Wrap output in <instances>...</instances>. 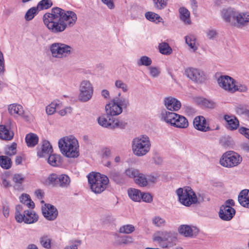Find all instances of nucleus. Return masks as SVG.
I'll list each match as a JSON object with an SVG mask.
<instances>
[{
	"mask_svg": "<svg viewBox=\"0 0 249 249\" xmlns=\"http://www.w3.org/2000/svg\"><path fill=\"white\" fill-rule=\"evenodd\" d=\"M43 19L48 30L57 34L63 32L68 26H72L77 20V16L72 11L56 7L52 9L51 13L45 14Z\"/></svg>",
	"mask_w": 249,
	"mask_h": 249,
	"instance_id": "obj_1",
	"label": "nucleus"
},
{
	"mask_svg": "<svg viewBox=\"0 0 249 249\" xmlns=\"http://www.w3.org/2000/svg\"><path fill=\"white\" fill-rule=\"evenodd\" d=\"M61 153L67 158H76L79 156V143L72 136L60 139L58 142Z\"/></svg>",
	"mask_w": 249,
	"mask_h": 249,
	"instance_id": "obj_2",
	"label": "nucleus"
},
{
	"mask_svg": "<svg viewBox=\"0 0 249 249\" xmlns=\"http://www.w3.org/2000/svg\"><path fill=\"white\" fill-rule=\"evenodd\" d=\"M217 82L220 88L231 93L236 91L245 92L248 90L246 85L237 82L228 75H221L217 78Z\"/></svg>",
	"mask_w": 249,
	"mask_h": 249,
	"instance_id": "obj_3",
	"label": "nucleus"
},
{
	"mask_svg": "<svg viewBox=\"0 0 249 249\" xmlns=\"http://www.w3.org/2000/svg\"><path fill=\"white\" fill-rule=\"evenodd\" d=\"M87 178L91 190L96 194L103 192L109 183L107 177L100 172H90Z\"/></svg>",
	"mask_w": 249,
	"mask_h": 249,
	"instance_id": "obj_4",
	"label": "nucleus"
},
{
	"mask_svg": "<svg viewBox=\"0 0 249 249\" xmlns=\"http://www.w3.org/2000/svg\"><path fill=\"white\" fill-rule=\"evenodd\" d=\"M161 120L172 126L178 128H186L189 125L188 120L183 116L173 112L162 111Z\"/></svg>",
	"mask_w": 249,
	"mask_h": 249,
	"instance_id": "obj_5",
	"label": "nucleus"
},
{
	"mask_svg": "<svg viewBox=\"0 0 249 249\" xmlns=\"http://www.w3.org/2000/svg\"><path fill=\"white\" fill-rule=\"evenodd\" d=\"M150 138L146 135H142L134 138L132 141V150L138 157L147 154L151 148Z\"/></svg>",
	"mask_w": 249,
	"mask_h": 249,
	"instance_id": "obj_6",
	"label": "nucleus"
},
{
	"mask_svg": "<svg viewBox=\"0 0 249 249\" xmlns=\"http://www.w3.org/2000/svg\"><path fill=\"white\" fill-rule=\"evenodd\" d=\"M15 219L18 223L32 224L38 220V216L34 211L26 210L22 205L19 204L16 207Z\"/></svg>",
	"mask_w": 249,
	"mask_h": 249,
	"instance_id": "obj_7",
	"label": "nucleus"
},
{
	"mask_svg": "<svg viewBox=\"0 0 249 249\" xmlns=\"http://www.w3.org/2000/svg\"><path fill=\"white\" fill-rule=\"evenodd\" d=\"M50 50L53 57L63 59L68 57L73 52L72 48L64 43H53L50 47Z\"/></svg>",
	"mask_w": 249,
	"mask_h": 249,
	"instance_id": "obj_8",
	"label": "nucleus"
},
{
	"mask_svg": "<svg viewBox=\"0 0 249 249\" xmlns=\"http://www.w3.org/2000/svg\"><path fill=\"white\" fill-rule=\"evenodd\" d=\"M176 193L179 202L184 206H189L197 201L195 193L190 187H188L185 189L179 188L177 189Z\"/></svg>",
	"mask_w": 249,
	"mask_h": 249,
	"instance_id": "obj_9",
	"label": "nucleus"
},
{
	"mask_svg": "<svg viewBox=\"0 0 249 249\" xmlns=\"http://www.w3.org/2000/svg\"><path fill=\"white\" fill-rule=\"evenodd\" d=\"M242 160V158L239 154L234 151H230L222 155L219 162L222 166L231 168L237 166Z\"/></svg>",
	"mask_w": 249,
	"mask_h": 249,
	"instance_id": "obj_10",
	"label": "nucleus"
},
{
	"mask_svg": "<svg viewBox=\"0 0 249 249\" xmlns=\"http://www.w3.org/2000/svg\"><path fill=\"white\" fill-rule=\"evenodd\" d=\"M184 75L191 81L197 83H201L206 79L204 71L194 67H188L185 69Z\"/></svg>",
	"mask_w": 249,
	"mask_h": 249,
	"instance_id": "obj_11",
	"label": "nucleus"
},
{
	"mask_svg": "<svg viewBox=\"0 0 249 249\" xmlns=\"http://www.w3.org/2000/svg\"><path fill=\"white\" fill-rule=\"evenodd\" d=\"M79 99L82 102L90 100L93 94V87L89 81L84 80L80 85Z\"/></svg>",
	"mask_w": 249,
	"mask_h": 249,
	"instance_id": "obj_12",
	"label": "nucleus"
},
{
	"mask_svg": "<svg viewBox=\"0 0 249 249\" xmlns=\"http://www.w3.org/2000/svg\"><path fill=\"white\" fill-rule=\"evenodd\" d=\"M233 25L238 28L249 25V13L236 11Z\"/></svg>",
	"mask_w": 249,
	"mask_h": 249,
	"instance_id": "obj_13",
	"label": "nucleus"
},
{
	"mask_svg": "<svg viewBox=\"0 0 249 249\" xmlns=\"http://www.w3.org/2000/svg\"><path fill=\"white\" fill-rule=\"evenodd\" d=\"M42 212L43 216L48 220H54L58 215L56 208L50 204H45L42 207Z\"/></svg>",
	"mask_w": 249,
	"mask_h": 249,
	"instance_id": "obj_14",
	"label": "nucleus"
},
{
	"mask_svg": "<svg viewBox=\"0 0 249 249\" xmlns=\"http://www.w3.org/2000/svg\"><path fill=\"white\" fill-rule=\"evenodd\" d=\"M8 113L12 116L18 115L28 120V116L25 114L23 107L18 104L14 103L8 106Z\"/></svg>",
	"mask_w": 249,
	"mask_h": 249,
	"instance_id": "obj_15",
	"label": "nucleus"
},
{
	"mask_svg": "<svg viewBox=\"0 0 249 249\" xmlns=\"http://www.w3.org/2000/svg\"><path fill=\"white\" fill-rule=\"evenodd\" d=\"M105 109L107 114L110 116L119 115L123 111L122 107L119 106L115 99H113L110 103L107 104L106 106Z\"/></svg>",
	"mask_w": 249,
	"mask_h": 249,
	"instance_id": "obj_16",
	"label": "nucleus"
},
{
	"mask_svg": "<svg viewBox=\"0 0 249 249\" xmlns=\"http://www.w3.org/2000/svg\"><path fill=\"white\" fill-rule=\"evenodd\" d=\"M235 211L229 205H222L220 208L219 215L225 221L230 220L235 214Z\"/></svg>",
	"mask_w": 249,
	"mask_h": 249,
	"instance_id": "obj_17",
	"label": "nucleus"
},
{
	"mask_svg": "<svg viewBox=\"0 0 249 249\" xmlns=\"http://www.w3.org/2000/svg\"><path fill=\"white\" fill-rule=\"evenodd\" d=\"M174 234L171 231H159L156 232L153 237V241L161 245L163 242L167 241L173 236Z\"/></svg>",
	"mask_w": 249,
	"mask_h": 249,
	"instance_id": "obj_18",
	"label": "nucleus"
},
{
	"mask_svg": "<svg viewBox=\"0 0 249 249\" xmlns=\"http://www.w3.org/2000/svg\"><path fill=\"white\" fill-rule=\"evenodd\" d=\"M164 102L166 108L172 111L178 110L181 106V103L179 100L172 97L165 98Z\"/></svg>",
	"mask_w": 249,
	"mask_h": 249,
	"instance_id": "obj_19",
	"label": "nucleus"
},
{
	"mask_svg": "<svg viewBox=\"0 0 249 249\" xmlns=\"http://www.w3.org/2000/svg\"><path fill=\"white\" fill-rule=\"evenodd\" d=\"M194 127L199 131L207 132L211 130L210 127L207 124L206 120L203 116L196 117L193 121Z\"/></svg>",
	"mask_w": 249,
	"mask_h": 249,
	"instance_id": "obj_20",
	"label": "nucleus"
},
{
	"mask_svg": "<svg viewBox=\"0 0 249 249\" xmlns=\"http://www.w3.org/2000/svg\"><path fill=\"white\" fill-rule=\"evenodd\" d=\"M128 177L133 178L135 182L141 187H145L147 184V179L145 175L140 172H128Z\"/></svg>",
	"mask_w": 249,
	"mask_h": 249,
	"instance_id": "obj_21",
	"label": "nucleus"
},
{
	"mask_svg": "<svg viewBox=\"0 0 249 249\" xmlns=\"http://www.w3.org/2000/svg\"><path fill=\"white\" fill-rule=\"evenodd\" d=\"M224 119L227 123V128L230 130H236L239 126V122L234 116L225 115Z\"/></svg>",
	"mask_w": 249,
	"mask_h": 249,
	"instance_id": "obj_22",
	"label": "nucleus"
},
{
	"mask_svg": "<svg viewBox=\"0 0 249 249\" xmlns=\"http://www.w3.org/2000/svg\"><path fill=\"white\" fill-rule=\"evenodd\" d=\"M236 12L231 8L224 9L221 12L222 17L225 21L233 25Z\"/></svg>",
	"mask_w": 249,
	"mask_h": 249,
	"instance_id": "obj_23",
	"label": "nucleus"
},
{
	"mask_svg": "<svg viewBox=\"0 0 249 249\" xmlns=\"http://www.w3.org/2000/svg\"><path fill=\"white\" fill-rule=\"evenodd\" d=\"M14 133L4 125H0V138L2 140L9 141L13 139Z\"/></svg>",
	"mask_w": 249,
	"mask_h": 249,
	"instance_id": "obj_24",
	"label": "nucleus"
},
{
	"mask_svg": "<svg viewBox=\"0 0 249 249\" xmlns=\"http://www.w3.org/2000/svg\"><path fill=\"white\" fill-rule=\"evenodd\" d=\"M62 158L60 155L51 154L48 158V163L53 167L60 166L62 163Z\"/></svg>",
	"mask_w": 249,
	"mask_h": 249,
	"instance_id": "obj_25",
	"label": "nucleus"
},
{
	"mask_svg": "<svg viewBox=\"0 0 249 249\" xmlns=\"http://www.w3.org/2000/svg\"><path fill=\"white\" fill-rule=\"evenodd\" d=\"M238 200L243 207H247L249 203V190H243L239 194Z\"/></svg>",
	"mask_w": 249,
	"mask_h": 249,
	"instance_id": "obj_26",
	"label": "nucleus"
},
{
	"mask_svg": "<svg viewBox=\"0 0 249 249\" xmlns=\"http://www.w3.org/2000/svg\"><path fill=\"white\" fill-rule=\"evenodd\" d=\"M179 233L185 237H193L196 236V234L193 229L187 225H182L178 228Z\"/></svg>",
	"mask_w": 249,
	"mask_h": 249,
	"instance_id": "obj_27",
	"label": "nucleus"
},
{
	"mask_svg": "<svg viewBox=\"0 0 249 249\" xmlns=\"http://www.w3.org/2000/svg\"><path fill=\"white\" fill-rule=\"evenodd\" d=\"M180 19L186 24L190 25L191 23L190 13L189 10L185 7H180L179 10Z\"/></svg>",
	"mask_w": 249,
	"mask_h": 249,
	"instance_id": "obj_28",
	"label": "nucleus"
},
{
	"mask_svg": "<svg viewBox=\"0 0 249 249\" xmlns=\"http://www.w3.org/2000/svg\"><path fill=\"white\" fill-rule=\"evenodd\" d=\"M53 152V148L50 143L47 141H44L42 142L41 151L38 152V155L40 157H44L46 155H50Z\"/></svg>",
	"mask_w": 249,
	"mask_h": 249,
	"instance_id": "obj_29",
	"label": "nucleus"
},
{
	"mask_svg": "<svg viewBox=\"0 0 249 249\" xmlns=\"http://www.w3.org/2000/svg\"><path fill=\"white\" fill-rule=\"evenodd\" d=\"M129 198L135 202H140L142 199V192L138 189L129 188L127 190Z\"/></svg>",
	"mask_w": 249,
	"mask_h": 249,
	"instance_id": "obj_30",
	"label": "nucleus"
},
{
	"mask_svg": "<svg viewBox=\"0 0 249 249\" xmlns=\"http://www.w3.org/2000/svg\"><path fill=\"white\" fill-rule=\"evenodd\" d=\"M185 39L186 43L193 52L197 50L198 46L196 43V37L194 35H188L185 37Z\"/></svg>",
	"mask_w": 249,
	"mask_h": 249,
	"instance_id": "obj_31",
	"label": "nucleus"
},
{
	"mask_svg": "<svg viewBox=\"0 0 249 249\" xmlns=\"http://www.w3.org/2000/svg\"><path fill=\"white\" fill-rule=\"evenodd\" d=\"M62 106L61 103L59 101H54L52 102L46 108V111L48 115H52L56 110L59 109Z\"/></svg>",
	"mask_w": 249,
	"mask_h": 249,
	"instance_id": "obj_32",
	"label": "nucleus"
},
{
	"mask_svg": "<svg viewBox=\"0 0 249 249\" xmlns=\"http://www.w3.org/2000/svg\"><path fill=\"white\" fill-rule=\"evenodd\" d=\"M25 141L28 147H34L38 142V137L34 133H29L26 135Z\"/></svg>",
	"mask_w": 249,
	"mask_h": 249,
	"instance_id": "obj_33",
	"label": "nucleus"
},
{
	"mask_svg": "<svg viewBox=\"0 0 249 249\" xmlns=\"http://www.w3.org/2000/svg\"><path fill=\"white\" fill-rule=\"evenodd\" d=\"M111 178L117 183H122L128 176L129 174H126V172H112Z\"/></svg>",
	"mask_w": 249,
	"mask_h": 249,
	"instance_id": "obj_34",
	"label": "nucleus"
},
{
	"mask_svg": "<svg viewBox=\"0 0 249 249\" xmlns=\"http://www.w3.org/2000/svg\"><path fill=\"white\" fill-rule=\"evenodd\" d=\"M20 201L23 204L24 207L25 205L29 208L33 209L35 207L34 202L31 199L29 195L26 194H22L19 197Z\"/></svg>",
	"mask_w": 249,
	"mask_h": 249,
	"instance_id": "obj_35",
	"label": "nucleus"
},
{
	"mask_svg": "<svg viewBox=\"0 0 249 249\" xmlns=\"http://www.w3.org/2000/svg\"><path fill=\"white\" fill-rule=\"evenodd\" d=\"M58 185L61 187H68L71 182L69 177L65 174H62L58 177Z\"/></svg>",
	"mask_w": 249,
	"mask_h": 249,
	"instance_id": "obj_36",
	"label": "nucleus"
},
{
	"mask_svg": "<svg viewBox=\"0 0 249 249\" xmlns=\"http://www.w3.org/2000/svg\"><path fill=\"white\" fill-rule=\"evenodd\" d=\"M99 124L104 127L111 128L112 118H109L108 120L104 116H100L98 118Z\"/></svg>",
	"mask_w": 249,
	"mask_h": 249,
	"instance_id": "obj_37",
	"label": "nucleus"
},
{
	"mask_svg": "<svg viewBox=\"0 0 249 249\" xmlns=\"http://www.w3.org/2000/svg\"><path fill=\"white\" fill-rule=\"evenodd\" d=\"M235 109L238 115L243 116L249 119V109L245 106L238 105L236 107Z\"/></svg>",
	"mask_w": 249,
	"mask_h": 249,
	"instance_id": "obj_38",
	"label": "nucleus"
},
{
	"mask_svg": "<svg viewBox=\"0 0 249 249\" xmlns=\"http://www.w3.org/2000/svg\"><path fill=\"white\" fill-rule=\"evenodd\" d=\"M58 177L54 173L51 174L43 182L46 185H52L55 186L58 185Z\"/></svg>",
	"mask_w": 249,
	"mask_h": 249,
	"instance_id": "obj_39",
	"label": "nucleus"
},
{
	"mask_svg": "<svg viewBox=\"0 0 249 249\" xmlns=\"http://www.w3.org/2000/svg\"><path fill=\"white\" fill-rule=\"evenodd\" d=\"M159 49L160 52L163 54L169 55L172 53V48L166 42H162L159 44Z\"/></svg>",
	"mask_w": 249,
	"mask_h": 249,
	"instance_id": "obj_40",
	"label": "nucleus"
},
{
	"mask_svg": "<svg viewBox=\"0 0 249 249\" xmlns=\"http://www.w3.org/2000/svg\"><path fill=\"white\" fill-rule=\"evenodd\" d=\"M145 17L148 20L157 22H160L162 19V18L157 14L152 12H147L145 14Z\"/></svg>",
	"mask_w": 249,
	"mask_h": 249,
	"instance_id": "obj_41",
	"label": "nucleus"
},
{
	"mask_svg": "<svg viewBox=\"0 0 249 249\" xmlns=\"http://www.w3.org/2000/svg\"><path fill=\"white\" fill-rule=\"evenodd\" d=\"M12 161L10 158L6 156H0V165L4 169H8L11 166Z\"/></svg>",
	"mask_w": 249,
	"mask_h": 249,
	"instance_id": "obj_42",
	"label": "nucleus"
},
{
	"mask_svg": "<svg viewBox=\"0 0 249 249\" xmlns=\"http://www.w3.org/2000/svg\"><path fill=\"white\" fill-rule=\"evenodd\" d=\"M10 175L9 172H4L1 175V185L5 188H8L11 186V183L9 180Z\"/></svg>",
	"mask_w": 249,
	"mask_h": 249,
	"instance_id": "obj_43",
	"label": "nucleus"
},
{
	"mask_svg": "<svg viewBox=\"0 0 249 249\" xmlns=\"http://www.w3.org/2000/svg\"><path fill=\"white\" fill-rule=\"evenodd\" d=\"M169 0H152L154 7L158 10L164 9L168 4Z\"/></svg>",
	"mask_w": 249,
	"mask_h": 249,
	"instance_id": "obj_44",
	"label": "nucleus"
},
{
	"mask_svg": "<svg viewBox=\"0 0 249 249\" xmlns=\"http://www.w3.org/2000/svg\"><path fill=\"white\" fill-rule=\"evenodd\" d=\"M17 143L13 142L10 145H7L5 148V154L9 156L15 155L17 153Z\"/></svg>",
	"mask_w": 249,
	"mask_h": 249,
	"instance_id": "obj_45",
	"label": "nucleus"
},
{
	"mask_svg": "<svg viewBox=\"0 0 249 249\" xmlns=\"http://www.w3.org/2000/svg\"><path fill=\"white\" fill-rule=\"evenodd\" d=\"M152 60L147 56H142L137 61L138 66H149L152 64Z\"/></svg>",
	"mask_w": 249,
	"mask_h": 249,
	"instance_id": "obj_46",
	"label": "nucleus"
},
{
	"mask_svg": "<svg viewBox=\"0 0 249 249\" xmlns=\"http://www.w3.org/2000/svg\"><path fill=\"white\" fill-rule=\"evenodd\" d=\"M51 238L48 235H43L40 239V243L41 245L46 249H50L51 247Z\"/></svg>",
	"mask_w": 249,
	"mask_h": 249,
	"instance_id": "obj_47",
	"label": "nucleus"
},
{
	"mask_svg": "<svg viewBox=\"0 0 249 249\" xmlns=\"http://www.w3.org/2000/svg\"><path fill=\"white\" fill-rule=\"evenodd\" d=\"M53 5L51 0H42L39 1L37 5V8L39 10L47 9L50 8Z\"/></svg>",
	"mask_w": 249,
	"mask_h": 249,
	"instance_id": "obj_48",
	"label": "nucleus"
},
{
	"mask_svg": "<svg viewBox=\"0 0 249 249\" xmlns=\"http://www.w3.org/2000/svg\"><path fill=\"white\" fill-rule=\"evenodd\" d=\"M38 9L37 7H34L29 9L25 15V19L29 21L32 20L35 15L37 13Z\"/></svg>",
	"mask_w": 249,
	"mask_h": 249,
	"instance_id": "obj_49",
	"label": "nucleus"
},
{
	"mask_svg": "<svg viewBox=\"0 0 249 249\" xmlns=\"http://www.w3.org/2000/svg\"><path fill=\"white\" fill-rule=\"evenodd\" d=\"M112 122L111 128H124L127 125V123L125 122L117 119L112 118Z\"/></svg>",
	"mask_w": 249,
	"mask_h": 249,
	"instance_id": "obj_50",
	"label": "nucleus"
},
{
	"mask_svg": "<svg viewBox=\"0 0 249 249\" xmlns=\"http://www.w3.org/2000/svg\"><path fill=\"white\" fill-rule=\"evenodd\" d=\"M152 223L157 227H162L165 225L166 221L164 218L156 216L152 219Z\"/></svg>",
	"mask_w": 249,
	"mask_h": 249,
	"instance_id": "obj_51",
	"label": "nucleus"
},
{
	"mask_svg": "<svg viewBox=\"0 0 249 249\" xmlns=\"http://www.w3.org/2000/svg\"><path fill=\"white\" fill-rule=\"evenodd\" d=\"M135 227L132 225H125L120 227L119 231L120 233L129 234L133 232Z\"/></svg>",
	"mask_w": 249,
	"mask_h": 249,
	"instance_id": "obj_52",
	"label": "nucleus"
},
{
	"mask_svg": "<svg viewBox=\"0 0 249 249\" xmlns=\"http://www.w3.org/2000/svg\"><path fill=\"white\" fill-rule=\"evenodd\" d=\"M115 86L118 89H121L124 92L128 90V87L126 84L122 80H117L115 82Z\"/></svg>",
	"mask_w": 249,
	"mask_h": 249,
	"instance_id": "obj_53",
	"label": "nucleus"
},
{
	"mask_svg": "<svg viewBox=\"0 0 249 249\" xmlns=\"http://www.w3.org/2000/svg\"><path fill=\"white\" fill-rule=\"evenodd\" d=\"M115 100L123 108H126L129 106V102L128 98H121L119 99L118 98H115Z\"/></svg>",
	"mask_w": 249,
	"mask_h": 249,
	"instance_id": "obj_54",
	"label": "nucleus"
},
{
	"mask_svg": "<svg viewBox=\"0 0 249 249\" xmlns=\"http://www.w3.org/2000/svg\"><path fill=\"white\" fill-rule=\"evenodd\" d=\"M200 103L204 107L210 108H213L215 107V104L213 101L208 100L205 98L201 99L200 100Z\"/></svg>",
	"mask_w": 249,
	"mask_h": 249,
	"instance_id": "obj_55",
	"label": "nucleus"
},
{
	"mask_svg": "<svg viewBox=\"0 0 249 249\" xmlns=\"http://www.w3.org/2000/svg\"><path fill=\"white\" fill-rule=\"evenodd\" d=\"M25 176L21 173H16L13 177V180L16 184H22L25 180Z\"/></svg>",
	"mask_w": 249,
	"mask_h": 249,
	"instance_id": "obj_56",
	"label": "nucleus"
},
{
	"mask_svg": "<svg viewBox=\"0 0 249 249\" xmlns=\"http://www.w3.org/2000/svg\"><path fill=\"white\" fill-rule=\"evenodd\" d=\"M160 175L157 173H152L150 175L148 176L147 182L149 181L151 182L154 183L158 181Z\"/></svg>",
	"mask_w": 249,
	"mask_h": 249,
	"instance_id": "obj_57",
	"label": "nucleus"
},
{
	"mask_svg": "<svg viewBox=\"0 0 249 249\" xmlns=\"http://www.w3.org/2000/svg\"><path fill=\"white\" fill-rule=\"evenodd\" d=\"M142 199L144 202L150 203L152 201L153 197L149 193H142Z\"/></svg>",
	"mask_w": 249,
	"mask_h": 249,
	"instance_id": "obj_58",
	"label": "nucleus"
},
{
	"mask_svg": "<svg viewBox=\"0 0 249 249\" xmlns=\"http://www.w3.org/2000/svg\"><path fill=\"white\" fill-rule=\"evenodd\" d=\"M149 69L150 71V74L152 77H156L159 75L160 71L157 68L151 67Z\"/></svg>",
	"mask_w": 249,
	"mask_h": 249,
	"instance_id": "obj_59",
	"label": "nucleus"
},
{
	"mask_svg": "<svg viewBox=\"0 0 249 249\" xmlns=\"http://www.w3.org/2000/svg\"><path fill=\"white\" fill-rule=\"evenodd\" d=\"M238 131L239 133L244 135L246 138L249 139V128L245 127H240Z\"/></svg>",
	"mask_w": 249,
	"mask_h": 249,
	"instance_id": "obj_60",
	"label": "nucleus"
},
{
	"mask_svg": "<svg viewBox=\"0 0 249 249\" xmlns=\"http://www.w3.org/2000/svg\"><path fill=\"white\" fill-rule=\"evenodd\" d=\"M115 0H101L102 2L107 5L110 9H113L115 7L114 1Z\"/></svg>",
	"mask_w": 249,
	"mask_h": 249,
	"instance_id": "obj_61",
	"label": "nucleus"
},
{
	"mask_svg": "<svg viewBox=\"0 0 249 249\" xmlns=\"http://www.w3.org/2000/svg\"><path fill=\"white\" fill-rule=\"evenodd\" d=\"M207 36L208 38L211 39L215 37L217 35V32L215 29H211L207 31L206 33Z\"/></svg>",
	"mask_w": 249,
	"mask_h": 249,
	"instance_id": "obj_62",
	"label": "nucleus"
},
{
	"mask_svg": "<svg viewBox=\"0 0 249 249\" xmlns=\"http://www.w3.org/2000/svg\"><path fill=\"white\" fill-rule=\"evenodd\" d=\"M102 156L103 158H108L111 156V150L109 148L105 147L101 151Z\"/></svg>",
	"mask_w": 249,
	"mask_h": 249,
	"instance_id": "obj_63",
	"label": "nucleus"
},
{
	"mask_svg": "<svg viewBox=\"0 0 249 249\" xmlns=\"http://www.w3.org/2000/svg\"><path fill=\"white\" fill-rule=\"evenodd\" d=\"M4 71V60L2 53L0 51V74Z\"/></svg>",
	"mask_w": 249,
	"mask_h": 249,
	"instance_id": "obj_64",
	"label": "nucleus"
}]
</instances>
